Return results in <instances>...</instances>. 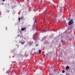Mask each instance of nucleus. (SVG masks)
I'll return each instance as SVG.
<instances>
[{
  "label": "nucleus",
  "mask_w": 75,
  "mask_h": 75,
  "mask_svg": "<svg viewBox=\"0 0 75 75\" xmlns=\"http://www.w3.org/2000/svg\"><path fill=\"white\" fill-rule=\"evenodd\" d=\"M73 23H74V21H73L72 20L70 19L69 23V25H71V24H73Z\"/></svg>",
  "instance_id": "nucleus-1"
},
{
  "label": "nucleus",
  "mask_w": 75,
  "mask_h": 75,
  "mask_svg": "<svg viewBox=\"0 0 75 75\" xmlns=\"http://www.w3.org/2000/svg\"><path fill=\"white\" fill-rule=\"evenodd\" d=\"M25 30L26 31V28H21V31H24V30Z\"/></svg>",
  "instance_id": "nucleus-2"
},
{
  "label": "nucleus",
  "mask_w": 75,
  "mask_h": 75,
  "mask_svg": "<svg viewBox=\"0 0 75 75\" xmlns=\"http://www.w3.org/2000/svg\"><path fill=\"white\" fill-rule=\"evenodd\" d=\"M29 46H31L32 44H33V42L31 41H30L29 43Z\"/></svg>",
  "instance_id": "nucleus-3"
},
{
  "label": "nucleus",
  "mask_w": 75,
  "mask_h": 75,
  "mask_svg": "<svg viewBox=\"0 0 75 75\" xmlns=\"http://www.w3.org/2000/svg\"><path fill=\"white\" fill-rule=\"evenodd\" d=\"M66 69L67 70H68L69 69V67L68 66H67L66 68Z\"/></svg>",
  "instance_id": "nucleus-4"
},
{
  "label": "nucleus",
  "mask_w": 75,
  "mask_h": 75,
  "mask_svg": "<svg viewBox=\"0 0 75 75\" xmlns=\"http://www.w3.org/2000/svg\"><path fill=\"white\" fill-rule=\"evenodd\" d=\"M39 54H41V50H39Z\"/></svg>",
  "instance_id": "nucleus-5"
},
{
  "label": "nucleus",
  "mask_w": 75,
  "mask_h": 75,
  "mask_svg": "<svg viewBox=\"0 0 75 75\" xmlns=\"http://www.w3.org/2000/svg\"><path fill=\"white\" fill-rule=\"evenodd\" d=\"M23 18H24V17H23V16L21 17V20H23Z\"/></svg>",
  "instance_id": "nucleus-6"
},
{
  "label": "nucleus",
  "mask_w": 75,
  "mask_h": 75,
  "mask_svg": "<svg viewBox=\"0 0 75 75\" xmlns=\"http://www.w3.org/2000/svg\"><path fill=\"white\" fill-rule=\"evenodd\" d=\"M21 44H24V43H25V42H21Z\"/></svg>",
  "instance_id": "nucleus-7"
},
{
  "label": "nucleus",
  "mask_w": 75,
  "mask_h": 75,
  "mask_svg": "<svg viewBox=\"0 0 75 75\" xmlns=\"http://www.w3.org/2000/svg\"><path fill=\"white\" fill-rule=\"evenodd\" d=\"M65 72V71L64 70H63L62 71V73H64Z\"/></svg>",
  "instance_id": "nucleus-8"
},
{
  "label": "nucleus",
  "mask_w": 75,
  "mask_h": 75,
  "mask_svg": "<svg viewBox=\"0 0 75 75\" xmlns=\"http://www.w3.org/2000/svg\"><path fill=\"white\" fill-rule=\"evenodd\" d=\"M20 19H21V18H18V20L19 21H20Z\"/></svg>",
  "instance_id": "nucleus-9"
},
{
  "label": "nucleus",
  "mask_w": 75,
  "mask_h": 75,
  "mask_svg": "<svg viewBox=\"0 0 75 75\" xmlns=\"http://www.w3.org/2000/svg\"><path fill=\"white\" fill-rule=\"evenodd\" d=\"M7 11L8 13L9 11H9V10H7Z\"/></svg>",
  "instance_id": "nucleus-10"
},
{
  "label": "nucleus",
  "mask_w": 75,
  "mask_h": 75,
  "mask_svg": "<svg viewBox=\"0 0 75 75\" xmlns=\"http://www.w3.org/2000/svg\"><path fill=\"white\" fill-rule=\"evenodd\" d=\"M2 5H4V3H2Z\"/></svg>",
  "instance_id": "nucleus-11"
},
{
  "label": "nucleus",
  "mask_w": 75,
  "mask_h": 75,
  "mask_svg": "<svg viewBox=\"0 0 75 75\" xmlns=\"http://www.w3.org/2000/svg\"><path fill=\"white\" fill-rule=\"evenodd\" d=\"M38 44L36 45V47H37V46H38Z\"/></svg>",
  "instance_id": "nucleus-12"
},
{
  "label": "nucleus",
  "mask_w": 75,
  "mask_h": 75,
  "mask_svg": "<svg viewBox=\"0 0 75 75\" xmlns=\"http://www.w3.org/2000/svg\"><path fill=\"white\" fill-rule=\"evenodd\" d=\"M3 1H5V0H2Z\"/></svg>",
  "instance_id": "nucleus-13"
},
{
  "label": "nucleus",
  "mask_w": 75,
  "mask_h": 75,
  "mask_svg": "<svg viewBox=\"0 0 75 75\" xmlns=\"http://www.w3.org/2000/svg\"><path fill=\"white\" fill-rule=\"evenodd\" d=\"M49 72H50L51 73V70H49Z\"/></svg>",
  "instance_id": "nucleus-14"
},
{
  "label": "nucleus",
  "mask_w": 75,
  "mask_h": 75,
  "mask_svg": "<svg viewBox=\"0 0 75 75\" xmlns=\"http://www.w3.org/2000/svg\"><path fill=\"white\" fill-rule=\"evenodd\" d=\"M61 42H63V41L62 40H61Z\"/></svg>",
  "instance_id": "nucleus-15"
},
{
  "label": "nucleus",
  "mask_w": 75,
  "mask_h": 75,
  "mask_svg": "<svg viewBox=\"0 0 75 75\" xmlns=\"http://www.w3.org/2000/svg\"><path fill=\"white\" fill-rule=\"evenodd\" d=\"M66 7H68V5H67Z\"/></svg>",
  "instance_id": "nucleus-16"
},
{
  "label": "nucleus",
  "mask_w": 75,
  "mask_h": 75,
  "mask_svg": "<svg viewBox=\"0 0 75 75\" xmlns=\"http://www.w3.org/2000/svg\"><path fill=\"white\" fill-rule=\"evenodd\" d=\"M34 54H35L36 53H35V52H34Z\"/></svg>",
  "instance_id": "nucleus-17"
},
{
  "label": "nucleus",
  "mask_w": 75,
  "mask_h": 75,
  "mask_svg": "<svg viewBox=\"0 0 75 75\" xmlns=\"http://www.w3.org/2000/svg\"><path fill=\"white\" fill-rule=\"evenodd\" d=\"M47 14H46V16H47Z\"/></svg>",
  "instance_id": "nucleus-18"
},
{
  "label": "nucleus",
  "mask_w": 75,
  "mask_h": 75,
  "mask_svg": "<svg viewBox=\"0 0 75 75\" xmlns=\"http://www.w3.org/2000/svg\"><path fill=\"white\" fill-rule=\"evenodd\" d=\"M21 75H22V74H21Z\"/></svg>",
  "instance_id": "nucleus-19"
}]
</instances>
